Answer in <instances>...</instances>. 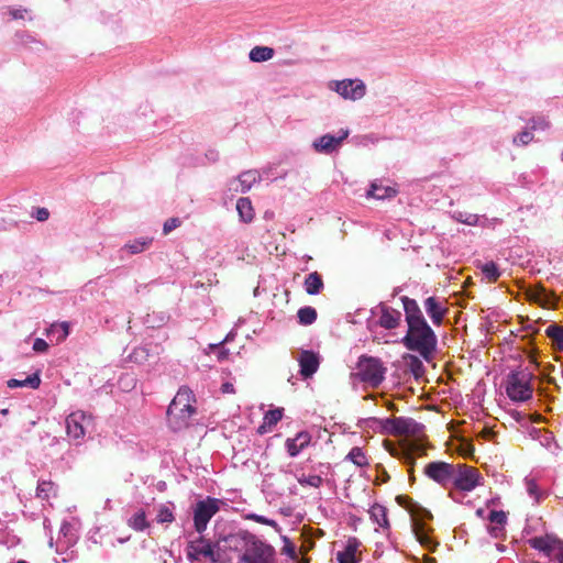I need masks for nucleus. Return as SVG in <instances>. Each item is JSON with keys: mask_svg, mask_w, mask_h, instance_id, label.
<instances>
[{"mask_svg": "<svg viewBox=\"0 0 563 563\" xmlns=\"http://www.w3.org/2000/svg\"><path fill=\"white\" fill-rule=\"evenodd\" d=\"M192 391L187 387L179 388L167 409V421L174 431L189 426L190 418L196 413Z\"/></svg>", "mask_w": 563, "mask_h": 563, "instance_id": "nucleus-1", "label": "nucleus"}, {"mask_svg": "<svg viewBox=\"0 0 563 563\" xmlns=\"http://www.w3.org/2000/svg\"><path fill=\"white\" fill-rule=\"evenodd\" d=\"M401 342L408 350L418 352L422 357L428 358L434 352L438 341L434 331L426 321L408 325Z\"/></svg>", "mask_w": 563, "mask_h": 563, "instance_id": "nucleus-2", "label": "nucleus"}, {"mask_svg": "<svg viewBox=\"0 0 563 563\" xmlns=\"http://www.w3.org/2000/svg\"><path fill=\"white\" fill-rule=\"evenodd\" d=\"M533 374L528 367H518L511 371L506 378L507 396L517 402H523L532 397Z\"/></svg>", "mask_w": 563, "mask_h": 563, "instance_id": "nucleus-3", "label": "nucleus"}, {"mask_svg": "<svg viewBox=\"0 0 563 563\" xmlns=\"http://www.w3.org/2000/svg\"><path fill=\"white\" fill-rule=\"evenodd\" d=\"M244 552L241 556L243 563H274L275 550L272 545L261 541L254 534L243 532L240 534Z\"/></svg>", "mask_w": 563, "mask_h": 563, "instance_id": "nucleus-4", "label": "nucleus"}, {"mask_svg": "<svg viewBox=\"0 0 563 563\" xmlns=\"http://www.w3.org/2000/svg\"><path fill=\"white\" fill-rule=\"evenodd\" d=\"M380 432L382 434L393 435H411L419 438L424 429L422 423L417 422L411 418L397 417V418H385L380 419Z\"/></svg>", "mask_w": 563, "mask_h": 563, "instance_id": "nucleus-5", "label": "nucleus"}, {"mask_svg": "<svg viewBox=\"0 0 563 563\" xmlns=\"http://www.w3.org/2000/svg\"><path fill=\"white\" fill-rule=\"evenodd\" d=\"M386 368L376 357L363 356L357 364V377L371 387H377L385 378Z\"/></svg>", "mask_w": 563, "mask_h": 563, "instance_id": "nucleus-6", "label": "nucleus"}, {"mask_svg": "<svg viewBox=\"0 0 563 563\" xmlns=\"http://www.w3.org/2000/svg\"><path fill=\"white\" fill-rule=\"evenodd\" d=\"M224 505V501L207 497L199 500L194 509V526L198 533H202L210 521V519L220 510V507Z\"/></svg>", "mask_w": 563, "mask_h": 563, "instance_id": "nucleus-7", "label": "nucleus"}, {"mask_svg": "<svg viewBox=\"0 0 563 563\" xmlns=\"http://www.w3.org/2000/svg\"><path fill=\"white\" fill-rule=\"evenodd\" d=\"M328 88L335 91L343 99L351 101L361 100L367 90L365 82L358 78L331 80L328 82Z\"/></svg>", "mask_w": 563, "mask_h": 563, "instance_id": "nucleus-8", "label": "nucleus"}, {"mask_svg": "<svg viewBox=\"0 0 563 563\" xmlns=\"http://www.w3.org/2000/svg\"><path fill=\"white\" fill-rule=\"evenodd\" d=\"M65 423L68 438L75 444H80L91 426V416L85 411L77 410L67 416Z\"/></svg>", "mask_w": 563, "mask_h": 563, "instance_id": "nucleus-9", "label": "nucleus"}, {"mask_svg": "<svg viewBox=\"0 0 563 563\" xmlns=\"http://www.w3.org/2000/svg\"><path fill=\"white\" fill-rule=\"evenodd\" d=\"M530 545L543 552L553 563H563V542L550 536L529 540Z\"/></svg>", "mask_w": 563, "mask_h": 563, "instance_id": "nucleus-10", "label": "nucleus"}, {"mask_svg": "<svg viewBox=\"0 0 563 563\" xmlns=\"http://www.w3.org/2000/svg\"><path fill=\"white\" fill-rule=\"evenodd\" d=\"M349 130H340L339 135L324 134L313 140L311 146L314 152L330 155L341 147L343 141L349 136Z\"/></svg>", "mask_w": 563, "mask_h": 563, "instance_id": "nucleus-11", "label": "nucleus"}, {"mask_svg": "<svg viewBox=\"0 0 563 563\" xmlns=\"http://www.w3.org/2000/svg\"><path fill=\"white\" fill-rule=\"evenodd\" d=\"M479 483V475L474 467L462 465L454 467V476L451 484L460 490L471 492Z\"/></svg>", "mask_w": 563, "mask_h": 563, "instance_id": "nucleus-12", "label": "nucleus"}, {"mask_svg": "<svg viewBox=\"0 0 563 563\" xmlns=\"http://www.w3.org/2000/svg\"><path fill=\"white\" fill-rule=\"evenodd\" d=\"M424 474L441 486L448 487L454 476V466L445 462H431L426 465Z\"/></svg>", "mask_w": 563, "mask_h": 563, "instance_id": "nucleus-13", "label": "nucleus"}, {"mask_svg": "<svg viewBox=\"0 0 563 563\" xmlns=\"http://www.w3.org/2000/svg\"><path fill=\"white\" fill-rule=\"evenodd\" d=\"M261 180V176L256 170H246L241 173L236 178L228 183L229 191L233 194L247 192L252 186Z\"/></svg>", "mask_w": 563, "mask_h": 563, "instance_id": "nucleus-14", "label": "nucleus"}, {"mask_svg": "<svg viewBox=\"0 0 563 563\" xmlns=\"http://www.w3.org/2000/svg\"><path fill=\"white\" fill-rule=\"evenodd\" d=\"M431 518H432V515L430 514V511L423 509L422 514L420 515V518L415 519L413 532H415L417 541H419V543L422 547H424L429 551H434L438 543L435 541H433V539L429 534V531L424 528V526L422 523V521L431 519Z\"/></svg>", "mask_w": 563, "mask_h": 563, "instance_id": "nucleus-15", "label": "nucleus"}, {"mask_svg": "<svg viewBox=\"0 0 563 563\" xmlns=\"http://www.w3.org/2000/svg\"><path fill=\"white\" fill-rule=\"evenodd\" d=\"M297 361L300 367V375L303 378L311 377L318 371L320 365L319 354L309 350L300 351Z\"/></svg>", "mask_w": 563, "mask_h": 563, "instance_id": "nucleus-16", "label": "nucleus"}, {"mask_svg": "<svg viewBox=\"0 0 563 563\" xmlns=\"http://www.w3.org/2000/svg\"><path fill=\"white\" fill-rule=\"evenodd\" d=\"M187 556L189 560H200L201 558L210 559L216 562L214 550L210 542L199 538L190 541L187 545Z\"/></svg>", "mask_w": 563, "mask_h": 563, "instance_id": "nucleus-17", "label": "nucleus"}, {"mask_svg": "<svg viewBox=\"0 0 563 563\" xmlns=\"http://www.w3.org/2000/svg\"><path fill=\"white\" fill-rule=\"evenodd\" d=\"M377 309L379 310L378 324L382 328L391 330L397 328L401 321V312L394 308H390L384 303H380Z\"/></svg>", "mask_w": 563, "mask_h": 563, "instance_id": "nucleus-18", "label": "nucleus"}, {"mask_svg": "<svg viewBox=\"0 0 563 563\" xmlns=\"http://www.w3.org/2000/svg\"><path fill=\"white\" fill-rule=\"evenodd\" d=\"M407 325L426 322L422 311L415 299L401 297Z\"/></svg>", "mask_w": 563, "mask_h": 563, "instance_id": "nucleus-19", "label": "nucleus"}, {"mask_svg": "<svg viewBox=\"0 0 563 563\" xmlns=\"http://www.w3.org/2000/svg\"><path fill=\"white\" fill-rule=\"evenodd\" d=\"M79 520L77 518H70L69 520H63L59 529V539L63 538L65 545L70 547L75 544L79 538Z\"/></svg>", "mask_w": 563, "mask_h": 563, "instance_id": "nucleus-20", "label": "nucleus"}, {"mask_svg": "<svg viewBox=\"0 0 563 563\" xmlns=\"http://www.w3.org/2000/svg\"><path fill=\"white\" fill-rule=\"evenodd\" d=\"M424 309L433 324H441L446 312L443 300L435 297H429L424 300Z\"/></svg>", "mask_w": 563, "mask_h": 563, "instance_id": "nucleus-21", "label": "nucleus"}, {"mask_svg": "<svg viewBox=\"0 0 563 563\" xmlns=\"http://www.w3.org/2000/svg\"><path fill=\"white\" fill-rule=\"evenodd\" d=\"M126 525L136 532H144L151 528V521L143 508L135 509V511L126 519Z\"/></svg>", "mask_w": 563, "mask_h": 563, "instance_id": "nucleus-22", "label": "nucleus"}, {"mask_svg": "<svg viewBox=\"0 0 563 563\" xmlns=\"http://www.w3.org/2000/svg\"><path fill=\"white\" fill-rule=\"evenodd\" d=\"M311 437L308 432L302 431L297 433L292 439H287L286 448L290 456H297L309 443Z\"/></svg>", "mask_w": 563, "mask_h": 563, "instance_id": "nucleus-23", "label": "nucleus"}, {"mask_svg": "<svg viewBox=\"0 0 563 563\" xmlns=\"http://www.w3.org/2000/svg\"><path fill=\"white\" fill-rule=\"evenodd\" d=\"M330 470L329 465L320 464L318 467L317 474H301L297 477L298 483L301 486H310L313 488H319L323 483V475L328 474V471Z\"/></svg>", "mask_w": 563, "mask_h": 563, "instance_id": "nucleus-24", "label": "nucleus"}, {"mask_svg": "<svg viewBox=\"0 0 563 563\" xmlns=\"http://www.w3.org/2000/svg\"><path fill=\"white\" fill-rule=\"evenodd\" d=\"M422 451V446L417 441L408 442L406 448L393 449L390 450V454L393 456L402 459L407 464H412L413 454Z\"/></svg>", "mask_w": 563, "mask_h": 563, "instance_id": "nucleus-25", "label": "nucleus"}, {"mask_svg": "<svg viewBox=\"0 0 563 563\" xmlns=\"http://www.w3.org/2000/svg\"><path fill=\"white\" fill-rule=\"evenodd\" d=\"M236 211L240 220L244 223H250L254 219V209L250 198L242 197L236 201Z\"/></svg>", "mask_w": 563, "mask_h": 563, "instance_id": "nucleus-26", "label": "nucleus"}, {"mask_svg": "<svg viewBox=\"0 0 563 563\" xmlns=\"http://www.w3.org/2000/svg\"><path fill=\"white\" fill-rule=\"evenodd\" d=\"M303 287L309 295H318L321 292L324 287L321 275L317 272L308 274L305 278Z\"/></svg>", "mask_w": 563, "mask_h": 563, "instance_id": "nucleus-27", "label": "nucleus"}, {"mask_svg": "<svg viewBox=\"0 0 563 563\" xmlns=\"http://www.w3.org/2000/svg\"><path fill=\"white\" fill-rule=\"evenodd\" d=\"M371 520L376 523L379 528L388 529L389 522L387 518V509L379 505L374 504L368 510Z\"/></svg>", "mask_w": 563, "mask_h": 563, "instance_id": "nucleus-28", "label": "nucleus"}, {"mask_svg": "<svg viewBox=\"0 0 563 563\" xmlns=\"http://www.w3.org/2000/svg\"><path fill=\"white\" fill-rule=\"evenodd\" d=\"M175 505L170 501L159 504L156 509V522L157 523H172L175 520Z\"/></svg>", "mask_w": 563, "mask_h": 563, "instance_id": "nucleus-29", "label": "nucleus"}, {"mask_svg": "<svg viewBox=\"0 0 563 563\" xmlns=\"http://www.w3.org/2000/svg\"><path fill=\"white\" fill-rule=\"evenodd\" d=\"M397 194V190L393 187L378 185L376 183H373L371 185V189L367 191V197H372L375 199H386L395 197Z\"/></svg>", "mask_w": 563, "mask_h": 563, "instance_id": "nucleus-30", "label": "nucleus"}, {"mask_svg": "<svg viewBox=\"0 0 563 563\" xmlns=\"http://www.w3.org/2000/svg\"><path fill=\"white\" fill-rule=\"evenodd\" d=\"M7 384L9 388L30 387L36 389L41 384V378L38 374H32L27 376L25 379L11 378L8 380Z\"/></svg>", "mask_w": 563, "mask_h": 563, "instance_id": "nucleus-31", "label": "nucleus"}, {"mask_svg": "<svg viewBox=\"0 0 563 563\" xmlns=\"http://www.w3.org/2000/svg\"><path fill=\"white\" fill-rule=\"evenodd\" d=\"M152 242H153V238H147V236L139 238V239H135L134 241L128 242L124 245V249L130 254H139V253H142L143 251H145L146 249H148L151 246Z\"/></svg>", "mask_w": 563, "mask_h": 563, "instance_id": "nucleus-32", "label": "nucleus"}, {"mask_svg": "<svg viewBox=\"0 0 563 563\" xmlns=\"http://www.w3.org/2000/svg\"><path fill=\"white\" fill-rule=\"evenodd\" d=\"M274 56V49L267 46H255L251 49L249 57L252 62H267Z\"/></svg>", "mask_w": 563, "mask_h": 563, "instance_id": "nucleus-33", "label": "nucleus"}, {"mask_svg": "<svg viewBox=\"0 0 563 563\" xmlns=\"http://www.w3.org/2000/svg\"><path fill=\"white\" fill-rule=\"evenodd\" d=\"M47 334L54 336L57 342H62L69 334V324L67 322L54 323L47 330Z\"/></svg>", "mask_w": 563, "mask_h": 563, "instance_id": "nucleus-34", "label": "nucleus"}, {"mask_svg": "<svg viewBox=\"0 0 563 563\" xmlns=\"http://www.w3.org/2000/svg\"><path fill=\"white\" fill-rule=\"evenodd\" d=\"M526 490L528 495L536 501L539 503L542 498H544L545 493L541 490L532 477H526L525 479Z\"/></svg>", "mask_w": 563, "mask_h": 563, "instance_id": "nucleus-35", "label": "nucleus"}, {"mask_svg": "<svg viewBox=\"0 0 563 563\" xmlns=\"http://www.w3.org/2000/svg\"><path fill=\"white\" fill-rule=\"evenodd\" d=\"M297 317L299 319L300 324L310 325L317 319V311L314 308H312L310 306H306L298 310Z\"/></svg>", "mask_w": 563, "mask_h": 563, "instance_id": "nucleus-36", "label": "nucleus"}, {"mask_svg": "<svg viewBox=\"0 0 563 563\" xmlns=\"http://www.w3.org/2000/svg\"><path fill=\"white\" fill-rule=\"evenodd\" d=\"M283 417V410L282 409H273L265 413L264 416V422L258 428L260 433H264L266 430V427L275 426Z\"/></svg>", "mask_w": 563, "mask_h": 563, "instance_id": "nucleus-37", "label": "nucleus"}, {"mask_svg": "<svg viewBox=\"0 0 563 563\" xmlns=\"http://www.w3.org/2000/svg\"><path fill=\"white\" fill-rule=\"evenodd\" d=\"M545 334L558 345L560 350H563V327L558 324H550L545 329Z\"/></svg>", "mask_w": 563, "mask_h": 563, "instance_id": "nucleus-38", "label": "nucleus"}, {"mask_svg": "<svg viewBox=\"0 0 563 563\" xmlns=\"http://www.w3.org/2000/svg\"><path fill=\"white\" fill-rule=\"evenodd\" d=\"M452 218L461 223H465L467 225H476L478 223V216L474 213L463 212V211H454L452 213Z\"/></svg>", "mask_w": 563, "mask_h": 563, "instance_id": "nucleus-39", "label": "nucleus"}, {"mask_svg": "<svg viewBox=\"0 0 563 563\" xmlns=\"http://www.w3.org/2000/svg\"><path fill=\"white\" fill-rule=\"evenodd\" d=\"M346 459L351 462H353L357 466H364L367 464L366 456L363 452V450L358 446H354L349 452Z\"/></svg>", "mask_w": 563, "mask_h": 563, "instance_id": "nucleus-40", "label": "nucleus"}, {"mask_svg": "<svg viewBox=\"0 0 563 563\" xmlns=\"http://www.w3.org/2000/svg\"><path fill=\"white\" fill-rule=\"evenodd\" d=\"M482 273L486 278L495 282L500 276V271L494 262H487L482 266Z\"/></svg>", "mask_w": 563, "mask_h": 563, "instance_id": "nucleus-41", "label": "nucleus"}, {"mask_svg": "<svg viewBox=\"0 0 563 563\" xmlns=\"http://www.w3.org/2000/svg\"><path fill=\"white\" fill-rule=\"evenodd\" d=\"M54 493V484L49 481H41L37 485L36 495L40 498L48 499Z\"/></svg>", "mask_w": 563, "mask_h": 563, "instance_id": "nucleus-42", "label": "nucleus"}, {"mask_svg": "<svg viewBox=\"0 0 563 563\" xmlns=\"http://www.w3.org/2000/svg\"><path fill=\"white\" fill-rule=\"evenodd\" d=\"M529 124L533 131H547L551 125L550 121L543 115L533 117Z\"/></svg>", "mask_w": 563, "mask_h": 563, "instance_id": "nucleus-43", "label": "nucleus"}, {"mask_svg": "<svg viewBox=\"0 0 563 563\" xmlns=\"http://www.w3.org/2000/svg\"><path fill=\"white\" fill-rule=\"evenodd\" d=\"M148 355H150V352H148L147 347L140 346V347H136L133 350V352L130 354V358L133 362L141 364V363H144L145 361H147Z\"/></svg>", "mask_w": 563, "mask_h": 563, "instance_id": "nucleus-44", "label": "nucleus"}, {"mask_svg": "<svg viewBox=\"0 0 563 563\" xmlns=\"http://www.w3.org/2000/svg\"><path fill=\"white\" fill-rule=\"evenodd\" d=\"M358 548V541L356 539H350L342 552L336 555L345 558H355Z\"/></svg>", "mask_w": 563, "mask_h": 563, "instance_id": "nucleus-45", "label": "nucleus"}, {"mask_svg": "<svg viewBox=\"0 0 563 563\" xmlns=\"http://www.w3.org/2000/svg\"><path fill=\"white\" fill-rule=\"evenodd\" d=\"M15 37H16V41L18 43L22 44V45H36V46H42L41 42L37 41L32 34L27 33V32H18L15 34Z\"/></svg>", "mask_w": 563, "mask_h": 563, "instance_id": "nucleus-46", "label": "nucleus"}, {"mask_svg": "<svg viewBox=\"0 0 563 563\" xmlns=\"http://www.w3.org/2000/svg\"><path fill=\"white\" fill-rule=\"evenodd\" d=\"M405 360L407 364L410 366V369L415 374V376H419L423 368L422 362L417 356L411 354L407 355Z\"/></svg>", "mask_w": 563, "mask_h": 563, "instance_id": "nucleus-47", "label": "nucleus"}, {"mask_svg": "<svg viewBox=\"0 0 563 563\" xmlns=\"http://www.w3.org/2000/svg\"><path fill=\"white\" fill-rule=\"evenodd\" d=\"M532 140H533V134L530 131L525 130L514 136L512 143L517 146L528 145Z\"/></svg>", "mask_w": 563, "mask_h": 563, "instance_id": "nucleus-48", "label": "nucleus"}, {"mask_svg": "<svg viewBox=\"0 0 563 563\" xmlns=\"http://www.w3.org/2000/svg\"><path fill=\"white\" fill-rule=\"evenodd\" d=\"M506 520L507 518L504 511L493 510L489 514L490 525L504 526L506 523Z\"/></svg>", "mask_w": 563, "mask_h": 563, "instance_id": "nucleus-49", "label": "nucleus"}, {"mask_svg": "<svg viewBox=\"0 0 563 563\" xmlns=\"http://www.w3.org/2000/svg\"><path fill=\"white\" fill-rule=\"evenodd\" d=\"M7 12L13 20L25 19L29 13V11L24 8L12 7L7 8Z\"/></svg>", "mask_w": 563, "mask_h": 563, "instance_id": "nucleus-50", "label": "nucleus"}, {"mask_svg": "<svg viewBox=\"0 0 563 563\" xmlns=\"http://www.w3.org/2000/svg\"><path fill=\"white\" fill-rule=\"evenodd\" d=\"M181 224V221L178 218H169L165 221L163 225V233L165 235L169 234L173 230L178 228Z\"/></svg>", "mask_w": 563, "mask_h": 563, "instance_id": "nucleus-51", "label": "nucleus"}, {"mask_svg": "<svg viewBox=\"0 0 563 563\" xmlns=\"http://www.w3.org/2000/svg\"><path fill=\"white\" fill-rule=\"evenodd\" d=\"M362 423H363V428H368L375 432H380V424H382L380 418H375V417L367 418Z\"/></svg>", "mask_w": 563, "mask_h": 563, "instance_id": "nucleus-52", "label": "nucleus"}, {"mask_svg": "<svg viewBox=\"0 0 563 563\" xmlns=\"http://www.w3.org/2000/svg\"><path fill=\"white\" fill-rule=\"evenodd\" d=\"M250 519L258 522V523H263V525H267V526H272V527H277V523L275 520L273 519H268L264 516H261V515H256V514H252L249 516Z\"/></svg>", "mask_w": 563, "mask_h": 563, "instance_id": "nucleus-53", "label": "nucleus"}, {"mask_svg": "<svg viewBox=\"0 0 563 563\" xmlns=\"http://www.w3.org/2000/svg\"><path fill=\"white\" fill-rule=\"evenodd\" d=\"M33 217L37 220V221H46L48 218H49V212L46 208H36L33 212Z\"/></svg>", "mask_w": 563, "mask_h": 563, "instance_id": "nucleus-54", "label": "nucleus"}, {"mask_svg": "<svg viewBox=\"0 0 563 563\" xmlns=\"http://www.w3.org/2000/svg\"><path fill=\"white\" fill-rule=\"evenodd\" d=\"M48 349V344L45 340L43 339H35L34 343H33V350L36 352V353H44L46 352Z\"/></svg>", "mask_w": 563, "mask_h": 563, "instance_id": "nucleus-55", "label": "nucleus"}, {"mask_svg": "<svg viewBox=\"0 0 563 563\" xmlns=\"http://www.w3.org/2000/svg\"><path fill=\"white\" fill-rule=\"evenodd\" d=\"M488 532L490 533L492 537L499 538L504 533V526L489 525Z\"/></svg>", "mask_w": 563, "mask_h": 563, "instance_id": "nucleus-56", "label": "nucleus"}, {"mask_svg": "<svg viewBox=\"0 0 563 563\" xmlns=\"http://www.w3.org/2000/svg\"><path fill=\"white\" fill-rule=\"evenodd\" d=\"M339 563H357L356 558H345L336 555Z\"/></svg>", "mask_w": 563, "mask_h": 563, "instance_id": "nucleus-57", "label": "nucleus"}, {"mask_svg": "<svg viewBox=\"0 0 563 563\" xmlns=\"http://www.w3.org/2000/svg\"><path fill=\"white\" fill-rule=\"evenodd\" d=\"M221 389L223 393H233L234 391V387L231 383H224L222 385Z\"/></svg>", "mask_w": 563, "mask_h": 563, "instance_id": "nucleus-58", "label": "nucleus"}, {"mask_svg": "<svg viewBox=\"0 0 563 563\" xmlns=\"http://www.w3.org/2000/svg\"><path fill=\"white\" fill-rule=\"evenodd\" d=\"M207 157L212 161V162H216L218 161L219 158V153L217 151H210L208 154H207Z\"/></svg>", "mask_w": 563, "mask_h": 563, "instance_id": "nucleus-59", "label": "nucleus"}, {"mask_svg": "<svg viewBox=\"0 0 563 563\" xmlns=\"http://www.w3.org/2000/svg\"><path fill=\"white\" fill-rule=\"evenodd\" d=\"M481 435H482L484 439H490V438L494 435V433H493L490 430H488V429H484V430L481 432Z\"/></svg>", "mask_w": 563, "mask_h": 563, "instance_id": "nucleus-60", "label": "nucleus"}, {"mask_svg": "<svg viewBox=\"0 0 563 563\" xmlns=\"http://www.w3.org/2000/svg\"><path fill=\"white\" fill-rule=\"evenodd\" d=\"M9 410L7 408L0 410V415L7 416Z\"/></svg>", "mask_w": 563, "mask_h": 563, "instance_id": "nucleus-61", "label": "nucleus"}, {"mask_svg": "<svg viewBox=\"0 0 563 563\" xmlns=\"http://www.w3.org/2000/svg\"><path fill=\"white\" fill-rule=\"evenodd\" d=\"M16 563H27V562L24 560H19Z\"/></svg>", "mask_w": 563, "mask_h": 563, "instance_id": "nucleus-62", "label": "nucleus"}, {"mask_svg": "<svg viewBox=\"0 0 563 563\" xmlns=\"http://www.w3.org/2000/svg\"><path fill=\"white\" fill-rule=\"evenodd\" d=\"M140 288H141V286H137V288H136V292H140V291H141V289H140Z\"/></svg>", "mask_w": 563, "mask_h": 563, "instance_id": "nucleus-63", "label": "nucleus"}, {"mask_svg": "<svg viewBox=\"0 0 563 563\" xmlns=\"http://www.w3.org/2000/svg\"><path fill=\"white\" fill-rule=\"evenodd\" d=\"M561 158H562V161H563V152H562Z\"/></svg>", "mask_w": 563, "mask_h": 563, "instance_id": "nucleus-64", "label": "nucleus"}]
</instances>
